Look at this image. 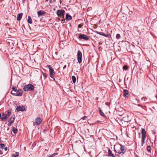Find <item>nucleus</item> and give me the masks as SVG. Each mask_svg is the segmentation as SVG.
Returning a JSON list of instances; mask_svg holds the SVG:
<instances>
[{"label":"nucleus","mask_w":157,"mask_h":157,"mask_svg":"<svg viewBox=\"0 0 157 157\" xmlns=\"http://www.w3.org/2000/svg\"><path fill=\"white\" fill-rule=\"evenodd\" d=\"M114 150L115 152L120 154L121 153L124 154L126 151L125 147L123 146L122 145L120 144L115 146Z\"/></svg>","instance_id":"1"},{"label":"nucleus","mask_w":157,"mask_h":157,"mask_svg":"<svg viewBox=\"0 0 157 157\" xmlns=\"http://www.w3.org/2000/svg\"><path fill=\"white\" fill-rule=\"evenodd\" d=\"M34 90V87L31 84L26 85L23 88V90L25 91H33Z\"/></svg>","instance_id":"2"},{"label":"nucleus","mask_w":157,"mask_h":157,"mask_svg":"<svg viewBox=\"0 0 157 157\" xmlns=\"http://www.w3.org/2000/svg\"><path fill=\"white\" fill-rule=\"evenodd\" d=\"M142 134V146L145 143V140L146 138V132L144 128H142L141 129Z\"/></svg>","instance_id":"3"},{"label":"nucleus","mask_w":157,"mask_h":157,"mask_svg":"<svg viewBox=\"0 0 157 157\" xmlns=\"http://www.w3.org/2000/svg\"><path fill=\"white\" fill-rule=\"evenodd\" d=\"M56 13L58 16L64 18L65 12L64 10L62 9L58 10L56 11Z\"/></svg>","instance_id":"4"},{"label":"nucleus","mask_w":157,"mask_h":157,"mask_svg":"<svg viewBox=\"0 0 157 157\" xmlns=\"http://www.w3.org/2000/svg\"><path fill=\"white\" fill-rule=\"evenodd\" d=\"M47 66L49 68L50 76L51 78H53L55 75V72L53 69L50 65H48Z\"/></svg>","instance_id":"5"},{"label":"nucleus","mask_w":157,"mask_h":157,"mask_svg":"<svg viewBox=\"0 0 157 157\" xmlns=\"http://www.w3.org/2000/svg\"><path fill=\"white\" fill-rule=\"evenodd\" d=\"M82 53L79 50H78L77 52V59L79 63L82 62Z\"/></svg>","instance_id":"6"},{"label":"nucleus","mask_w":157,"mask_h":157,"mask_svg":"<svg viewBox=\"0 0 157 157\" xmlns=\"http://www.w3.org/2000/svg\"><path fill=\"white\" fill-rule=\"evenodd\" d=\"M78 38L81 39L85 40H87L89 39V37L85 34H81L78 37Z\"/></svg>","instance_id":"7"},{"label":"nucleus","mask_w":157,"mask_h":157,"mask_svg":"<svg viewBox=\"0 0 157 157\" xmlns=\"http://www.w3.org/2000/svg\"><path fill=\"white\" fill-rule=\"evenodd\" d=\"M41 122V119L39 117H37L35 119V121L34 122L33 124L34 125H38L40 124Z\"/></svg>","instance_id":"8"},{"label":"nucleus","mask_w":157,"mask_h":157,"mask_svg":"<svg viewBox=\"0 0 157 157\" xmlns=\"http://www.w3.org/2000/svg\"><path fill=\"white\" fill-rule=\"evenodd\" d=\"M26 106H18L16 108V110L18 112L20 111H23L26 108Z\"/></svg>","instance_id":"9"},{"label":"nucleus","mask_w":157,"mask_h":157,"mask_svg":"<svg viewBox=\"0 0 157 157\" xmlns=\"http://www.w3.org/2000/svg\"><path fill=\"white\" fill-rule=\"evenodd\" d=\"M15 118L14 117H11L10 119L9 120V123L8 124V126L10 127L11 126L12 124L13 123L15 120Z\"/></svg>","instance_id":"10"},{"label":"nucleus","mask_w":157,"mask_h":157,"mask_svg":"<svg viewBox=\"0 0 157 157\" xmlns=\"http://www.w3.org/2000/svg\"><path fill=\"white\" fill-rule=\"evenodd\" d=\"M16 93V94L13 93L14 95L17 96H21L22 95L23 91L21 90H17Z\"/></svg>","instance_id":"11"},{"label":"nucleus","mask_w":157,"mask_h":157,"mask_svg":"<svg viewBox=\"0 0 157 157\" xmlns=\"http://www.w3.org/2000/svg\"><path fill=\"white\" fill-rule=\"evenodd\" d=\"M38 17L44 16L46 13V12L42 10L39 11L37 12Z\"/></svg>","instance_id":"12"},{"label":"nucleus","mask_w":157,"mask_h":157,"mask_svg":"<svg viewBox=\"0 0 157 157\" xmlns=\"http://www.w3.org/2000/svg\"><path fill=\"white\" fill-rule=\"evenodd\" d=\"M123 95L124 96L127 97L128 96V92L126 90H123Z\"/></svg>","instance_id":"13"},{"label":"nucleus","mask_w":157,"mask_h":157,"mask_svg":"<svg viewBox=\"0 0 157 157\" xmlns=\"http://www.w3.org/2000/svg\"><path fill=\"white\" fill-rule=\"evenodd\" d=\"M22 15L23 14L22 13H20L17 15V21H20L21 20L22 16Z\"/></svg>","instance_id":"14"},{"label":"nucleus","mask_w":157,"mask_h":157,"mask_svg":"<svg viewBox=\"0 0 157 157\" xmlns=\"http://www.w3.org/2000/svg\"><path fill=\"white\" fill-rule=\"evenodd\" d=\"M108 156H111L112 157H115V156L114 155V154L112 153L111 151L109 148H108Z\"/></svg>","instance_id":"15"},{"label":"nucleus","mask_w":157,"mask_h":157,"mask_svg":"<svg viewBox=\"0 0 157 157\" xmlns=\"http://www.w3.org/2000/svg\"><path fill=\"white\" fill-rule=\"evenodd\" d=\"M96 33H97L100 35L106 37H108L109 36L107 34H105L103 33L102 32H99L97 31Z\"/></svg>","instance_id":"16"},{"label":"nucleus","mask_w":157,"mask_h":157,"mask_svg":"<svg viewBox=\"0 0 157 157\" xmlns=\"http://www.w3.org/2000/svg\"><path fill=\"white\" fill-rule=\"evenodd\" d=\"M7 118V115L6 114L4 113H3L2 114V117H1V119L4 121L5 120H6Z\"/></svg>","instance_id":"17"},{"label":"nucleus","mask_w":157,"mask_h":157,"mask_svg":"<svg viewBox=\"0 0 157 157\" xmlns=\"http://www.w3.org/2000/svg\"><path fill=\"white\" fill-rule=\"evenodd\" d=\"M66 19L67 21L70 20L72 19V17L71 16L67 14L66 16Z\"/></svg>","instance_id":"18"},{"label":"nucleus","mask_w":157,"mask_h":157,"mask_svg":"<svg viewBox=\"0 0 157 157\" xmlns=\"http://www.w3.org/2000/svg\"><path fill=\"white\" fill-rule=\"evenodd\" d=\"M19 153L18 152H16L14 154L12 155V157H17L18 156Z\"/></svg>","instance_id":"19"},{"label":"nucleus","mask_w":157,"mask_h":157,"mask_svg":"<svg viewBox=\"0 0 157 157\" xmlns=\"http://www.w3.org/2000/svg\"><path fill=\"white\" fill-rule=\"evenodd\" d=\"M99 111L100 114L101 116H102V117H104L105 116V114L103 113L101 110L100 108H99Z\"/></svg>","instance_id":"20"},{"label":"nucleus","mask_w":157,"mask_h":157,"mask_svg":"<svg viewBox=\"0 0 157 157\" xmlns=\"http://www.w3.org/2000/svg\"><path fill=\"white\" fill-rule=\"evenodd\" d=\"M28 22L30 24H32V19L29 16L28 17Z\"/></svg>","instance_id":"21"},{"label":"nucleus","mask_w":157,"mask_h":157,"mask_svg":"<svg viewBox=\"0 0 157 157\" xmlns=\"http://www.w3.org/2000/svg\"><path fill=\"white\" fill-rule=\"evenodd\" d=\"M71 79L72 80L73 83H75V82L76 80L75 77L74 76H72L71 77Z\"/></svg>","instance_id":"22"},{"label":"nucleus","mask_w":157,"mask_h":157,"mask_svg":"<svg viewBox=\"0 0 157 157\" xmlns=\"http://www.w3.org/2000/svg\"><path fill=\"white\" fill-rule=\"evenodd\" d=\"M142 100L143 101V102L144 103H147V102L146 101V100H147V99L146 98V97H143L142 98Z\"/></svg>","instance_id":"23"},{"label":"nucleus","mask_w":157,"mask_h":157,"mask_svg":"<svg viewBox=\"0 0 157 157\" xmlns=\"http://www.w3.org/2000/svg\"><path fill=\"white\" fill-rule=\"evenodd\" d=\"M13 132L14 134H16V133H17V128H15L13 127Z\"/></svg>","instance_id":"24"},{"label":"nucleus","mask_w":157,"mask_h":157,"mask_svg":"<svg viewBox=\"0 0 157 157\" xmlns=\"http://www.w3.org/2000/svg\"><path fill=\"white\" fill-rule=\"evenodd\" d=\"M147 150L148 152H151V148L150 146H148L147 147Z\"/></svg>","instance_id":"25"},{"label":"nucleus","mask_w":157,"mask_h":157,"mask_svg":"<svg viewBox=\"0 0 157 157\" xmlns=\"http://www.w3.org/2000/svg\"><path fill=\"white\" fill-rule=\"evenodd\" d=\"M4 147V144H0V148L1 149H3Z\"/></svg>","instance_id":"26"},{"label":"nucleus","mask_w":157,"mask_h":157,"mask_svg":"<svg viewBox=\"0 0 157 157\" xmlns=\"http://www.w3.org/2000/svg\"><path fill=\"white\" fill-rule=\"evenodd\" d=\"M11 114V112L10 110H8L7 111V114H6L7 115V118L10 116V115Z\"/></svg>","instance_id":"27"},{"label":"nucleus","mask_w":157,"mask_h":157,"mask_svg":"<svg viewBox=\"0 0 157 157\" xmlns=\"http://www.w3.org/2000/svg\"><path fill=\"white\" fill-rule=\"evenodd\" d=\"M128 67L127 66H123V68L125 70H128Z\"/></svg>","instance_id":"28"},{"label":"nucleus","mask_w":157,"mask_h":157,"mask_svg":"<svg viewBox=\"0 0 157 157\" xmlns=\"http://www.w3.org/2000/svg\"><path fill=\"white\" fill-rule=\"evenodd\" d=\"M121 37V36L120 34H117L116 35V38L117 39H120Z\"/></svg>","instance_id":"29"},{"label":"nucleus","mask_w":157,"mask_h":157,"mask_svg":"<svg viewBox=\"0 0 157 157\" xmlns=\"http://www.w3.org/2000/svg\"><path fill=\"white\" fill-rule=\"evenodd\" d=\"M43 75L44 78L45 79L47 77V75H46L45 73H44L43 72Z\"/></svg>","instance_id":"30"},{"label":"nucleus","mask_w":157,"mask_h":157,"mask_svg":"<svg viewBox=\"0 0 157 157\" xmlns=\"http://www.w3.org/2000/svg\"><path fill=\"white\" fill-rule=\"evenodd\" d=\"M16 91H13V90L11 91V93L12 94H13V95H14V94L13 93H14L15 94H16Z\"/></svg>","instance_id":"31"},{"label":"nucleus","mask_w":157,"mask_h":157,"mask_svg":"<svg viewBox=\"0 0 157 157\" xmlns=\"http://www.w3.org/2000/svg\"><path fill=\"white\" fill-rule=\"evenodd\" d=\"M57 154H58L57 153H53L51 155H52V157H53L55 156V155H57Z\"/></svg>","instance_id":"32"},{"label":"nucleus","mask_w":157,"mask_h":157,"mask_svg":"<svg viewBox=\"0 0 157 157\" xmlns=\"http://www.w3.org/2000/svg\"><path fill=\"white\" fill-rule=\"evenodd\" d=\"M82 25L81 24H79L78 25V28H81L82 27Z\"/></svg>","instance_id":"33"},{"label":"nucleus","mask_w":157,"mask_h":157,"mask_svg":"<svg viewBox=\"0 0 157 157\" xmlns=\"http://www.w3.org/2000/svg\"><path fill=\"white\" fill-rule=\"evenodd\" d=\"M105 104L106 105H108V106H109V103H108V102H106L105 103Z\"/></svg>","instance_id":"34"},{"label":"nucleus","mask_w":157,"mask_h":157,"mask_svg":"<svg viewBox=\"0 0 157 157\" xmlns=\"http://www.w3.org/2000/svg\"><path fill=\"white\" fill-rule=\"evenodd\" d=\"M86 117L84 116L83 117H82L81 119L82 120H84V119H85Z\"/></svg>","instance_id":"35"},{"label":"nucleus","mask_w":157,"mask_h":157,"mask_svg":"<svg viewBox=\"0 0 157 157\" xmlns=\"http://www.w3.org/2000/svg\"><path fill=\"white\" fill-rule=\"evenodd\" d=\"M66 65H65L64 66V67H63V69H65V68H66Z\"/></svg>","instance_id":"36"},{"label":"nucleus","mask_w":157,"mask_h":157,"mask_svg":"<svg viewBox=\"0 0 157 157\" xmlns=\"http://www.w3.org/2000/svg\"><path fill=\"white\" fill-rule=\"evenodd\" d=\"M4 150H5V151H6L7 150V147H5V148H4Z\"/></svg>","instance_id":"37"},{"label":"nucleus","mask_w":157,"mask_h":157,"mask_svg":"<svg viewBox=\"0 0 157 157\" xmlns=\"http://www.w3.org/2000/svg\"><path fill=\"white\" fill-rule=\"evenodd\" d=\"M48 157H52L51 155H48Z\"/></svg>","instance_id":"38"},{"label":"nucleus","mask_w":157,"mask_h":157,"mask_svg":"<svg viewBox=\"0 0 157 157\" xmlns=\"http://www.w3.org/2000/svg\"><path fill=\"white\" fill-rule=\"evenodd\" d=\"M0 154H2V151L0 150Z\"/></svg>","instance_id":"39"},{"label":"nucleus","mask_w":157,"mask_h":157,"mask_svg":"<svg viewBox=\"0 0 157 157\" xmlns=\"http://www.w3.org/2000/svg\"><path fill=\"white\" fill-rule=\"evenodd\" d=\"M13 90L14 91H16V92L17 90V89H15V90Z\"/></svg>","instance_id":"40"},{"label":"nucleus","mask_w":157,"mask_h":157,"mask_svg":"<svg viewBox=\"0 0 157 157\" xmlns=\"http://www.w3.org/2000/svg\"><path fill=\"white\" fill-rule=\"evenodd\" d=\"M52 2V0H49V2H50V3H51Z\"/></svg>","instance_id":"41"},{"label":"nucleus","mask_w":157,"mask_h":157,"mask_svg":"<svg viewBox=\"0 0 157 157\" xmlns=\"http://www.w3.org/2000/svg\"><path fill=\"white\" fill-rule=\"evenodd\" d=\"M12 89L13 90H15V88H14V87H13L12 88Z\"/></svg>","instance_id":"42"},{"label":"nucleus","mask_w":157,"mask_h":157,"mask_svg":"<svg viewBox=\"0 0 157 157\" xmlns=\"http://www.w3.org/2000/svg\"><path fill=\"white\" fill-rule=\"evenodd\" d=\"M153 134H155V133H155V132H154V131H153Z\"/></svg>","instance_id":"43"},{"label":"nucleus","mask_w":157,"mask_h":157,"mask_svg":"<svg viewBox=\"0 0 157 157\" xmlns=\"http://www.w3.org/2000/svg\"><path fill=\"white\" fill-rule=\"evenodd\" d=\"M52 78L53 79L54 81H55V78Z\"/></svg>","instance_id":"44"},{"label":"nucleus","mask_w":157,"mask_h":157,"mask_svg":"<svg viewBox=\"0 0 157 157\" xmlns=\"http://www.w3.org/2000/svg\"><path fill=\"white\" fill-rule=\"evenodd\" d=\"M1 114L0 113V118H1Z\"/></svg>","instance_id":"45"},{"label":"nucleus","mask_w":157,"mask_h":157,"mask_svg":"<svg viewBox=\"0 0 157 157\" xmlns=\"http://www.w3.org/2000/svg\"><path fill=\"white\" fill-rule=\"evenodd\" d=\"M138 106H141V105L140 104H138Z\"/></svg>","instance_id":"46"},{"label":"nucleus","mask_w":157,"mask_h":157,"mask_svg":"<svg viewBox=\"0 0 157 157\" xmlns=\"http://www.w3.org/2000/svg\"><path fill=\"white\" fill-rule=\"evenodd\" d=\"M46 1H48V0H45Z\"/></svg>","instance_id":"47"},{"label":"nucleus","mask_w":157,"mask_h":157,"mask_svg":"<svg viewBox=\"0 0 157 157\" xmlns=\"http://www.w3.org/2000/svg\"><path fill=\"white\" fill-rule=\"evenodd\" d=\"M136 100H137V98H136Z\"/></svg>","instance_id":"48"},{"label":"nucleus","mask_w":157,"mask_h":157,"mask_svg":"<svg viewBox=\"0 0 157 157\" xmlns=\"http://www.w3.org/2000/svg\"><path fill=\"white\" fill-rule=\"evenodd\" d=\"M139 101H139H139H138V102H139Z\"/></svg>","instance_id":"49"}]
</instances>
